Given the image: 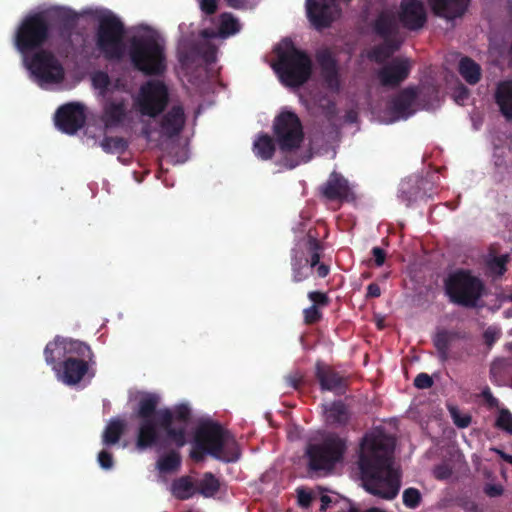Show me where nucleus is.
I'll return each mask as SVG.
<instances>
[{
  "label": "nucleus",
  "mask_w": 512,
  "mask_h": 512,
  "mask_svg": "<svg viewBox=\"0 0 512 512\" xmlns=\"http://www.w3.org/2000/svg\"><path fill=\"white\" fill-rule=\"evenodd\" d=\"M322 249L321 242L311 234L291 249L290 265L293 283L304 282L312 276L314 267L319 264Z\"/></svg>",
  "instance_id": "nucleus-10"
},
{
  "label": "nucleus",
  "mask_w": 512,
  "mask_h": 512,
  "mask_svg": "<svg viewBox=\"0 0 512 512\" xmlns=\"http://www.w3.org/2000/svg\"><path fill=\"white\" fill-rule=\"evenodd\" d=\"M274 69L285 86L299 88L312 75V60L305 51L292 45L279 53Z\"/></svg>",
  "instance_id": "nucleus-9"
},
{
  "label": "nucleus",
  "mask_w": 512,
  "mask_h": 512,
  "mask_svg": "<svg viewBox=\"0 0 512 512\" xmlns=\"http://www.w3.org/2000/svg\"><path fill=\"white\" fill-rule=\"evenodd\" d=\"M185 113L181 105H174L171 109L163 115L160 127L163 135L168 138L178 136L185 126Z\"/></svg>",
  "instance_id": "nucleus-25"
},
{
  "label": "nucleus",
  "mask_w": 512,
  "mask_h": 512,
  "mask_svg": "<svg viewBox=\"0 0 512 512\" xmlns=\"http://www.w3.org/2000/svg\"><path fill=\"white\" fill-rule=\"evenodd\" d=\"M200 8L205 14L212 15L217 11V0H201Z\"/></svg>",
  "instance_id": "nucleus-57"
},
{
  "label": "nucleus",
  "mask_w": 512,
  "mask_h": 512,
  "mask_svg": "<svg viewBox=\"0 0 512 512\" xmlns=\"http://www.w3.org/2000/svg\"><path fill=\"white\" fill-rule=\"evenodd\" d=\"M25 66L39 83H60L65 71L54 53L47 49L36 51L31 57L24 58Z\"/></svg>",
  "instance_id": "nucleus-12"
},
{
  "label": "nucleus",
  "mask_w": 512,
  "mask_h": 512,
  "mask_svg": "<svg viewBox=\"0 0 512 512\" xmlns=\"http://www.w3.org/2000/svg\"><path fill=\"white\" fill-rule=\"evenodd\" d=\"M125 26L112 12L107 11L98 16L95 32V46L107 61H120L125 55Z\"/></svg>",
  "instance_id": "nucleus-7"
},
{
  "label": "nucleus",
  "mask_w": 512,
  "mask_h": 512,
  "mask_svg": "<svg viewBox=\"0 0 512 512\" xmlns=\"http://www.w3.org/2000/svg\"><path fill=\"white\" fill-rule=\"evenodd\" d=\"M494 100L506 121H512V79L497 84Z\"/></svg>",
  "instance_id": "nucleus-27"
},
{
  "label": "nucleus",
  "mask_w": 512,
  "mask_h": 512,
  "mask_svg": "<svg viewBox=\"0 0 512 512\" xmlns=\"http://www.w3.org/2000/svg\"><path fill=\"white\" fill-rule=\"evenodd\" d=\"M434 384V381L430 375L427 373H419L414 379V386L418 389H428L431 388Z\"/></svg>",
  "instance_id": "nucleus-49"
},
{
  "label": "nucleus",
  "mask_w": 512,
  "mask_h": 512,
  "mask_svg": "<svg viewBox=\"0 0 512 512\" xmlns=\"http://www.w3.org/2000/svg\"><path fill=\"white\" fill-rule=\"evenodd\" d=\"M95 364V355L88 345V354L84 352L83 355L74 354L69 356V358L60 362V366L56 367L54 372L59 381L68 386H73L80 383L86 375L93 377L94 372L91 370Z\"/></svg>",
  "instance_id": "nucleus-13"
},
{
  "label": "nucleus",
  "mask_w": 512,
  "mask_h": 512,
  "mask_svg": "<svg viewBox=\"0 0 512 512\" xmlns=\"http://www.w3.org/2000/svg\"><path fill=\"white\" fill-rule=\"evenodd\" d=\"M411 69L408 58L395 57L377 71V78L383 87L397 88L409 77Z\"/></svg>",
  "instance_id": "nucleus-19"
},
{
  "label": "nucleus",
  "mask_w": 512,
  "mask_h": 512,
  "mask_svg": "<svg viewBox=\"0 0 512 512\" xmlns=\"http://www.w3.org/2000/svg\"><path fill=\"white\" fill-rule=\"evenodd\" d=\"M372 30L382 40L402 41L398 20L391 12H380L372 23Z\"/></svg>",
  "instance_id": "nucleus-23"
},
{
  "label": "nucleus",
  "mask_w": 512,
  "mask_h": 512,
  "mask_svg": "<svg viewBox=\"0 0 512 512\" xmlns=\"http://www.w3.org/2000/svg\"><path fill=\"white\" fill-rule=\"evenodd\" d=\"M220 489V482L211 472H206L198 483V492L204 497H213Z\"/></svg>",
  "instance_id": "nucleus-37"
},
{
  "label": "nucleus",
  "mask_w": 512,
  "mask_h": 512,
  "mask_svg": "<svg viewBox=\"0 0 512 512\" xmlns=\"http://www.w3.org/2000/svg\"><path fill=\"white\" fill-rule=\"evenodd\" d=\"M398 20L408 30L421 29L427 20L423 3L420 0H402Z\"/></svg>",
  "instance_id": "nucleus-22"
},
{
  "label": "nucleus",
  "mask_w": 512,
  "mask_h": 512,
  "mask_svg": "<svg viewBox=\"0 0 512 512\" xmlns=\"http://www.w3.org/2000/svg\"><path fill=\"white\" fill-rule=\"evenodd\" d=\"M481 396L484 400L485 405L488 407V409L497 410L499 412L498 416H512V414L510 413V411L508 409L500 407L499 400L493 396L489 387H485L482 390Z\"/></svg>",
  "instance_id": "nucleus-42"
},
{
  "label": "nucleus",
  "mask_w": 512,
  "mask_h": 512,
  "mask_svg": "<svg viewBox=\"0 0 512 512\" xmlns=\"http://www.w3.org/2000/svg\"><path fill=\"white\" fill-rule=\"evenodd\" d=\"M126 430V423L117 418L111 420L103 431L102 442L106 446H111L120 440Z\"/></svg>",
  "instance_id": "nucleus-34"
},
{
  "label": "nucleus",
  "mask_w": 512,
  "mask_h": 512,
  "mask_svg": "<svg viewBox=\"0 0 512 512\" xmlns=\"http://www.w3.org/2000/svg\"><path fill=\"white\" fill-rule=\"evenodd\" d=\"M98 462L103 469H110L113 466V456L106 450H102L98 454Z\"/></svg>",
  "instance_id": "nucleus-54"
},
{
  "label": "nucleus",
  "mask_w": 512,
  "mask_h": 512,
  "mask_svg": "<svg viewBox=\"0 0 512 512\" xmlns=\"http://www.w3.org/2000/svg\"><path fill=\"white\" fill-rule=\"evenodd\" d=\"M512 360L507 358L495 359L490 366V380L493 384L504 386L512 380Z\"/></svg>",
  "instance_id": "nucleus-28"
},
{
  "label": "nucleus",
  "mask_w": 512,
  "mask_h": 512,
  "mask_svg": "<svg viewBox=\"0 0 512 512\" xmlns=\"http://www.w3.org/2000/svg\"><path fill=\"white\" fill-rule=\"evenodd\" d=\"M453 336L452 332L443 329L438 331L433 337V344L441 363H445L449 359V349Z\"/></svg>",
  "instance_id": "nucleus-35"
},
{
  "label": "nucleus",
  "mask_w": 512,
  "mask_h": 512,
  "mask_svg": "<svg viewBox=\"0 0 512 512\" xmlns=\"http://www.w3.org/2000/svg\"><path fill=\"white\" fill-rule=\"evenodd\" d=\"M428 2L436 16L454 20L465 14L470 0H428Z\"/></svg>",
  "instance_id": "nucleus-24"
},
{
  "label": "nucleus",
  "mask_w": 512,
  "mask_h": 512,
  "mask_svg": "<svg viewBox=\"0 0 512 512\" xmlns=\"http://www.w3.org/2000/svg\"><path fill=\"white\" fill-rule=\"evenodd\" d=\"M77 21L78 15L65 7H52L29 14L21 21L15 32V47L24 56L36 52L46 44L51 29L55 28L63 44L67 48H72V35Z\"/></svg>",
  "instance_id": "nucleus-2"
},
{
  "label": "nucleus",
  "mask_w": 512,
  "mask_h": 512,
  "mask_svg": "<svg viewBox=\"0 0 512 512\" xmlns=\"http://www.w3.org/2000/svg\"><path fill=\"white\" fill-rule=\"evenodd\" d=\"M417 98V91L413 87L401 90L391 101L390 109L393 114L401 118H408L411 114V107Z\"/></svg>",
  "instance_id": "nucleus-26"
},
{
  "label": "nucleus",
  "mask_w": 512,
  "mask_h": 512,
  "mask_svg": "<svg viewBox=\"0 0 512 512\" xmlns=\"http://www.w3.org/2000/svg\"><path fill=\"white\" fill-rule=\"evenodd\" d=\"M92 83L95 88L106 91L110 85V78L106 72H96L92 76Z\"/></svg>",
  "instance_id": "nucleus-48"
},
{
  "label": "nucleus",
  "mask_w": 512,
  "mask_h": 512,
  "mask_svg": "<svg viewBox=\"0 0 512 512\" xmlns=\"http://www.w3.org/2000/svg\"><path fill=\"white\" fill-rule=\"evenodd\" d=\"M129 56L133 67L148 76H161L166 72L164 41L155 34L133 37Z\"/></svg>",
  "instance_id": "nucleus-5"
},
{
  "label": "nucleus",
  "mask_w": 512,
  "mask_h": 512,
  "mask_svg": "<svg viewBox=\"0 0 512 512\" xmlns=\"http://www.w3.org/2000/svg\"><path fill=\"white\" fill-rule=\"evenodd\" d=\"M201 48L194 45L179 53V62L185 68L191 67L199 58Z\"/></svg>",
  "instance_id": "nucleus-44"
},
{
  "label": "nucleus",
  "mask_w": 512,
  "mask_h": 512,
  "mask_svg": "<svg viewBox=\"0 0 512 512\" xmlns=\"http://www.w3.org/2000/svg\"><path fill=\"white\" fill-rule=\"evenodd\" d=\"M200 58L205 61L206 64H212L216 61V48L214 46H208L204 50L201 49Z\"/></svg>",
  "instance_id": "nucleus-56"
},
{
  "label": "nucleus",
  "mask_w": 512,
  "mask_h": 512,
  "mask_svg": "<svg viewBox=\"0 0 512 512\" xmlns=\"http://www.w3.org/2000/svg\"><path fill=\"white\" fill-rule=\"evenodd\" d=\"M319 278H325L330 273V267L325 263H321L314 267Z\"/></svg>",
  "instance_id": "nucleus-62"
},
{
  "label": "nucleus",
  "mask_w": 512,
  "mask_h": 512,
  "mask_svg": "<svg viewBox=\"0 0 512 512\" xmlns=\"http://www.w3.org/2000/svg\"><path fill=\"white\" fill-rule=\"evenodd\" d=\"M314 374L321 391H330L336 395H343L347 391L348 378L323 361L315 363Z\"/></svg>",
  "instance_id": "nucleus-20"
},
{
  "label": "nucleus",
  "mask_w": 512,
  "mask_h": 512,
  "mask_svg": "<svg viewBox=\"0 0 512 512\" xmlns=\"http://www.w3.org/2000/svg\"><path fill=\"white\" fill-rule=\"evenodd\" d=\"M126 107L124 102H108L104 107V122L107 127L118 126L125 118Z\"/></svg>",
  "instance_id": "nucleus-33"
},
{
  "label": "nucleus",
  "mask_w": 512,
  "mask_h": 512,
  "mask_svg": "<svg viewBox=\"0 0 512 512\" xmlns=\"http://www.w3.org/2000/svg\"><path fill=\"white\" fill-rule=\"evenodd\" d=\"M88 353V344L71 338L56 336L53 341L46 344L44 348V358L48 365L52 366L53 371L60 366V362L69 358L71 355H83Z\"/></svg>",
  "instance_id": "nucleus-15"
},
{
  "label": "nucleus",
  "mask_w": 512,
  "mask_h": 512,
  "mask_svg": "<svg viewBox=\"0 0 512 512\" xmlns=\"http://www.w3.org/2000/svg\"><path fill=\"white\" fill-rule=\"evenodd\" d=\"M209 455L231 463L240 459L241 451L234 435L217 422L207 419L195 429L190 458L201 462Z\"/></svg>",
  "instance_id": "nucleus-3"
},
{
  "label": "nucleus",
  "mask_w": 512,
  "mask_h": 512,
  "mask_svg": "<svg viewBox=\"0 0 512 512\" xmlns=\"http://www.w3.org/2000/svg\"><path fill=\"white\" fill-rule=\"evenodd\" d=\"M297 497H298V503L301 507L303 508H308L310 507L312 501H313V495L311 494V492H308L304 489H299L298 490V494H297Z\"/></svg>",
  "instance_id": "nucleus-55"
},
{
  "label": "nucleus",
  "mask_w": 512,
  "mask_h": 512,
  "mask_svg": "<svg viewBox=\"0 0 512 512\" xmlns=\"http://www.w3.org/2000/svg\"><path fill=\"white\" fill-rule=\"evenodd\" d=\"M191 418H141L138 427L136 446L145 450L161 443L162 435L178 447L186 444V434Z\"/></svg>",
  "instance_id": "nucleus-4"
},
{
  "label": "nucleus",
  "mask_w": 512,
  "mask_h": 512,
  "mask_svg": "<svg viewBox=\"0 0 512 512\" xmlns=\"http://www.w3.org/2000/svg\"><path fill=\"white\" fill-rule=\"evenodd\" d=\"M458 70L463 79L470 85L477 84L481 79L482 70L480 65L469 57H463L460 60Z\"/></svg>",
  "instance_id": "nucleus-32"
},
{
  "label": "nucleus",
  "mask_w": 512,
  "mask_h": 512,
  "mask_svg": "<svg viewBox=\"0 0 512 512\" xmlns=\"http://www.w3.org/2000/svg\"><path fill=\"white\" fill-rule=\"evenodd\" d=\"M330 414L328 416H346L347 406L341 401H334L329 408Z\"/></svg>",
  "instance_id": "nucleus-52"
},
{
  "label": "nucleus",
  "mask_w": 512,
  "mask_h": 512,
  "mask_svg": "<svg viewBox=\"0 0 512 512\" xmlns=\"http://www.w3.org/2000/svg\"><path fill=\"white\" fill-rule=\"evenodd\" d=\"M315 58L325 88L332 93H339L341 90V75L335 55L330 49L324 48L316 52Z\"/></svg>",
  "instance_id": "nucleus-17"
},
{
  "label": "nucleus",
  "mask_w": 512,
  "mask_h": 512,
  "mask_svg": "<svg viewBox=\"0 0 512 512\" xmlns=\"http://www.w3.org/2000/svg\"><path fill=\"white\" fill-rule=\"evenodd\" d=\"M495 427L512 434V418H496Z\"/></svg>",
  "instance_id": "nucleus-58"
},
{
  "label": "nucleus",
  "mask_w": 512,
  "mask_h": 512,
  "mask_svg": "<svg viewBox=\"0 0 512 512\" xmlns=\"http://www.w3.org/2000/svg\"><path fill=\"white\" fill-rule=\"evenodd\" d=\"M86 122L85 108L80 103H67L59 107L55 114V124L63 133L73 135Z\"/></svg>",
  "instance_id": "nucleus-18"
},
{
  "label": "nucleus",
  "mask_w": 512,
  "mask_h": 512,
  "mask_svg": "<svg viewBox=\"0 0 512 512\" xmlns=\"http://www.w3.org/2000/svg\"><path fill=\"white\" fill-rule=\"evenodd\" d=\"M304 323L306 325H313L321 321L323 314L320 308L316 306H309L303 310Z\"/></svg>",
  "instance_id": "nucleus-46"
},
{
  "label": "nucleus",
  "mask_w": 512,
  "mask_h": 512,
  "mask_svg": "<svg viewBox=\"0 0 512 512\" xmlns=\"http://www.w3.org/2000/svg\"><path fill=\"white\" fill-rule=\"evenodd\" d=\"M510 260L509 254L490 256L486 261V267L493 276H502L507 271V263Z\"/></svg>",
  "instance_id": "nucleus-39"
},
{
  "label": "nucleus",
  "mask_w": 512,
  "mask_h": 512,
  "mask_svg": "<svg viewBox=\"0 0 512 512\" xmlns=\"http://www.w3.org/2000/svg\"><path fill=\"white\" fill-rule=\"evenodd\" d=\"M484 492L489 497H498L503 494L504 489L501 485L487 484L484 488Z\"/></svg>",
  "instance_id": "nucleus-59"
},
{
  "label": "nucleus",
  "mask_w": 512,
  "mask_h": 512,
  "mask_svg": "<svg viewBox=\"0 0 512 512\" xmlns=\"http://www.w3.org/2000/svg\"><path fill=\"white\" fill-rule=\"evenodd\" d=\"M492 451H494L503 461L512 465V455L507 454L499 448H493Z\"/></svg>",
  "instance_id": "nucleus-64"
},
{
  "label": "nucleus",
  "mask_w": 512,
  "mask_h": 512,
  "mask_svg": "<svg viewBox=\"0 0 512 512\" xmlns=\"http://www.w3.org/2000/svg\"><path fill=\"white\" fill-rule=\"evenodd\" d=\"M168 102L169 92L164 82L149 80L141 86L138 106L142 115L154 118L165 110Z\"/></svg>",
  "instance_id": "nucleus-14"
},
{
  "label": "nucleus",
  "mask_w": 512,
  "mask_h": 512,
  "mask_svg": "<svg viewBox=\"0 0 512 512\" xmlns=\"http://www.w3.org/2000/svg\"><path fill=\"white\" fill-rule=\"evenodd\" d=\"M433 474L436 479L445 480L452 475V470L448 465L440 464L434 468Z\"/></svg>",
  "instance_id": "nucleus-53"
},
{
  "label": "nucleus",
  "mask_w": 512,
  "mask_h": 512,
  "mask_svg": "<svg viewBox=\"0 0 512 512\" xmlns=\"http://www.w3.org/2000/svg\"><path fill=\"white\" fill-rule=\"evenodd\" d=\"M276 145L274 139L266 134H260L253 143V152L261 160H270L274 156Z\"/></svg>",
  "instance_id": "nucleus-31"
},
{
  "label": "nucleus",
  "mask_w": 512,
  "mask_h": 512,
  "mask_svg": "<svg viewBox=\"0 0 512 512\" xmlns=\"http://www.w3.org/2000/svg\"><path fill=\"white\" fill-rule=\"evenodd\" d=\"M321 195L328 201L351 202L355 195L349 182L340 173L333 171L320 188Z\"/></svg>",
  "instance_id": "nucleus-21"
},
{
  "label": "nucleus",
  "mask_w": 512,
  "mask_h": 512,
  "mask_svg": "<svg viewBox=\"0 0 512 512\" xmlns=\"http://www.w3.org/2000/svg\"><path fill=\"white\" fill-rule=\"evenodd\" d=\"M307 296L313 303L311 306H316L317 308L326 307L330 303L328 295L321 291H310Z\"/></svg>",
  "instance_id": "nucleus-47"
},
{
  "label": "nucleus",
  "mask_w": 512,
  "mask_h": 512,
  "mask_svg": "<svg viewBox=\"0 0 512 512\" xmlns=\"http://www.w3.org/2000/svg\"><path fill=\"white\" fill-rule=\"evenodd\" d=\"M403 504L409 509H416L422 501V495L416 488L410 487L403 492Z\"/></svg>",
  "instance_id": "nucleus-45"
},
{
  "label": "nucleus",
  "mask_w": 512,
  "mask_h": 512,
  "mask_svg": "<svg viewBox=\"0 0 512 512\" xmlns=\"http://www.w3.org/2000/svg\"><path fill=\"white\" fill-rule=\"evenodd\" d=\"M306 8L308 19L317 30L330 27L340 14L337 0H307Z\"/></svg>",
  "instance_id": "nucleus-16"
},
{
  "label": "nucleus",
  "mask_w": 512,
  "mask_h": 512,
  "mask_svg": "<svg viewBox=\"0 0 512 512\" xmlns=\"http://www.w3.org/2000/svg\"><path fill=\"white\" fill-rule=\"evenodd\" d=\"M346 450V440L336 433H328L320 441L308 443L304 452L307 470L315 474L331 472L343 460Z\"/></svg>",
  "instance_id": "nucleus-6"
},
{
  "label": "nucleus",
  "mask_w": 512,
  "mask_h": 512,
  "mask_svg": "<svg viewBox=\"0 0 512 512\" xmlns=\"http://www.w3.org/2000/svg\"><path fill=\"white\" fill-rule=\"evenodd\" d=\"M272 129L275 141L282 152H293L300 148L304 140V131L295 112L282 110L275 117Z\"/></svg>",
  "instance_id": "nucleus-11"
},
{
  "label": "nucleus",
  "mask_w": 512,
  "mask_h": 512,
  "mask_svg": "<svg viewBox=\"0 0 512 512\" xmlns=\"http://www.w3.org/2000/svg\"><path fill=\"white\" fill-rule=\"evenodd\" d=\"M372 255L374 257L375 265L380 267L384 264L386 258V252L380 247H374L372 249Z\"/></svg>",
  "instance_id": "nucleus-60"
},
{
  "label": "nucleus",
  "mask_w": 512,
  "mask_h": 512,
  "mask_svg": "<svg viewBox=\"0 0 512 512\" xmlns=\"http://www.w3.org/2000/svg\"><path fill=\"white\" fill-rule=\"evenodd\" d=\"M181 465V457L179 453L172 451L161 457L157 466L162 472H172L177 470Z\"/></svg>",
  "instance_id": "nucleus-41"
},
{
  "label": "nucleus",
  "mask_w": 512,
  "mask_h": 512,
  "mask_svg": "<svg viewBox=\"0 0 512 512\" xmlns=\"http://www.w3.org/2000/svg\"><path fill=\"white\" fill-rule=\"evenodd\" d=\"M357 463L367 492L386 500L398 495L401 475L394 468L392 438L378 429L367 432L360 442Z\"/></svg>",
  "instance_id": "nucleus-1"
},
{
  "label": "nucleus",
  "mask_w": 512,
  "mask_h": 512,
  "mask_svg": "<svg viewBox=\"0 0 512 512\" xmlns=\"http://www.w3.org/2000/svg\"><path fill=\"white\" fill-rule=\"evenodd\" d=\"M484 288L482 280L467 269H457L444 281L445 294L450 302L467 308L476 307Z\"/></svg>",
  "instance_id": "nucleus-8"
},
{
  "label": "nucleus",
  "mask_w": 512,
  "mask_h": 512,
  "mask_svg": "<svg viewBox=\"0 0 512 512\" xmlns=\"http://www.w3.org/2000/svg\"><path fill=\"white\" fill-rule=\"evenodd\" d=\"M193 482L189 476H182L172 483V494L179 500H187L193 495Z\"/></svg>",
  "instance_id": "nucleus-36"
},
{
  "label": "nucleus",
  "mask_w": 512,
  "mask_h": 512,
  "mask_svg": "<svg viewBox=\"0 0 512 512\" xmlns=\"http://www.w3.org/2000/svg\"><path fill=\"white\" fill-rule=\"evenodd\" d=\"M135 400L138 402L136 416H155L161 397L158 393L140 391L136 393Z\"/></svg>",
  "instance_id": "nucleus-30"
},
{
  "label": "nucleus",
  "mask_w": 512,
  "mask_h": 512,
  "mask_svg": "<svg viewBox=\"0 0 512 512\" xmlns=\"http://www.w3.org/2000/svg\"><path fill=\"white\" fill-rule=\"evenodd\" d=\"M192 409L187 402L177 404L174 408H157L155 416H191Z\"/></svg>",
  "instance_id": "nucleus-43"
},
{
  "label": "nucleus",
  "mask_w": 512,
  "mask_h": 512,
  "mask_svg": "<svg viewBox=\"0 0 512 512\" xmlns=\"http://www.w3.org/2000/svg\"><path fill=\"white\" fill-rule=\"evenodd\" d=\"M229 7L242 9L247 6L249 0H225Z\"/></svg>",
  "instance_id": "nucleus-63"
},
{
  "label": "nucleus",
  "mask_w": 512,
  "mask_h": 512,
  "mask_svg": "<svg viewBox=\"0 0 512 512\" xmlns=\"http://www.w3.org/2000/svg\"><path fill=\"white\" fill-rule=\"evenodd\" d=\"M239 31L240 23L238 19L230 13H223L221 15V22L219 27V32L221 36L228 37L236 34Z\"/></svg>",
  "instance_id": "nucleus-40"
},
{
  "label": "nucleus",
  "mask_w": 512,
  "mask_h": 512,
  "mask_svg": "<svg viewBox=\"0 0 512 512\" xmlns=\"http://www.w3.org/2000/svg\"><path fill=\"white\" fill-rule=\"evenodd\" d=\"M401 45L402 41L383 40V43L375 45L368 51L367 57L370 61L383 64L400 49Z\"/></svg>",
  "instance_id": "nucleus-29"
},
{
  "label": "nucleus",
  "mask_w": 512,
  "mask_h": 512,
  "mask_svg": "<svg viewBox=\"0 0 512 512\" xmlns=\"http://www.w3.org/2000/svg\"><path fill=\"white\" fill-rule=\"evenodd\" d=\"M499 329L495 327H488L483 333V339L488 347H491L500 337Z\"/></svg>",
  "instance_id": "nucleus-51"
},
{
  "label": "nucleus",
  "mask_w": 512,
  "mask_h": 512,
  "mask_svg": "<svg viewBox=\"0 0 512 512\" xmlns=\"http://www.w3.org/2000/svg\"><path fill=\"white\" fill-rule=\"evenodd\" d=\"M381 295V289L377 283H370L367 287V298H378Z\"/></svg>",
  "instance_id": "nucleus-61"
},
{
  "label": "nucleus",
  "mask_w": 512,
  "mask_h": 512,
  "mask_svg": "<svg viewBox=\"0 0 512 512\" xmlns=\"http://www.w3.org/2000/svg\"><path fill=\"white\" fill-rule=\"evenodd\" d=\"M285 380L289 387L298 390L304 382V377L299 371H296L286 376Z\"/></svg>",
  "instance_id": "nucleus-50"
},
{
  "label": "nucleus",
  "mask_w": 512,
  "mask_h": 512,
  "mask_svg": "<svg viewBox=\"0 0 512 512\" xmlns=\"http://www.w3.org/2000/svg\"><path fill=\"white\" fill-rule=\"evenodd\" d=\"M101 148L110 154L119 153L122 154L128 149V141L119 136H105L100 143Z\"/></svg>",
  "instance_id": "nucleus-38"
}]
</instances>
